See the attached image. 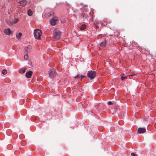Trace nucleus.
<instances>
[{"label":"nucleus","mask_w":156,"mask_h":156,"mask_svg":"<svg viewBox=\"0 0 156 156\" xmlns=\"http://www.w3.org/2000/svg\"><path fill=\"white\" fill-rule=\"evenodd\" d=\"M61 36V33L59 30H56L54 31L53 34V38L57 40H59L60 39Z\"/></svg>","instance_id":"f257e3e1"},{"label":"nucleus","mask_w":156,"mask_h":156,"mask_svg":"<svg viewBox=\"0 0 156 156\" xmlns=\"http://www.w3.org/2000/svg\"><path fill=\"white\" fill-rule=\"evenodd\" d=\"M34 34L36 39H41V37L42 34L41 31L38 29H35L34 31Z\"/></svg>","instance_id":"f03ea898"},{"label":"nucleus","mask_w":156,"mask_h":156,"mask_svg":"<svg viewBox=\"0 0 156 156\" xmlns=\"http://www.w3.org/2000/svg\"><path fill=\"white\" fill-rule=\"evenodd\" d=\"M96 76V73L95 71L91 70L89 71L87 73V76L90 79L94 78Z\"/></svg>","instance_id":"7ed1b4c3"},{"label":"nucleus","mask_w":156,"mask_h":156,"mask_svg":"<svg viewBox=\"0 0 156 156\" xmlns=\"http://www.w3.org/2000/svg\"><path fill=\"white\" fill-rule=\"evenodd\" d=\"M49 77L52 78H54L56 75V70L54 69H52L50 70L49 72Z\"/></svg>","instance_id":"20e7f679"},{"label":"nucleus","mask_w":156,"mask_h":156,"mask_svg":"<svg viewBox=\"0 0 156 156\" xmlns=\"http://www.w3.org/2000/svg\"><path fill=\"white\" fill-rule=\"evenodd\" d=\"M58 20V18L56 16L53 17L51 20L50 24L52 26L55 25L56 24V22Z\"/></svg>","instance_id":"39448f33"},{"label":"nucleus","mask_w":156,"mask_h":156,"mask_svg":"<svg viewBox=\"0 0 156 156\" xmlns=\"http://www.w3.org/2000/svg\"><path fill=\"white\" fill-rule=\"evenodd\" d=\"M146 129L145 128H139L137 131V133L139 134L143 133L146 132Z\"/></svg>","instance_id":"423d86ee"},{"label":"nucleus","mask_w":156,"mask_h":156,"mask_svg":"<svg viewBox=\"0 0 156 156\" xmlns=\"http://www.w3.org/2000/svg\"><path fill=\"white\" fill-rule=\"evenodd\" d=\"M33 72L31 71H29L27 72L25 74L27 78H30L31 77L32 74Z\"/></svg>","instance_id":"0eeeda50"},{"label":"nucleus","mask_w":156,"mask_h":156,"mask_svg":"<svg viewBox=\"0 0 156 156\" xmlns=\"http://www.w3.org/2000/svg\"><path fill=\"white\" fill-rule=\"evenodd\" d=\"M32 48V47L30 45H29L27 47H25V52L28 53L29 52Z\"/></svg>","instance_id":"6e6552de"},{"label":"nucleus","mask_w":156,"mask_h":156,"mask_svg":"<svg viewBox=\"0 0 156 156\" xmlns=\"http://www.w3.org/2000/svg\"><path fill=\"white\" fill-rule=\"evenodd\" d=\"M5 33L7 35H9L11 33V31L9 29H6L4 30Z\"/></svg>","instance_id":"1a4fd4ad"},{"label":"nucleus","mask_w":156,"mask_h":156,"mask_svg":"<svg viewBox=\"0 0 156 156\" xmlns=\"http://www.w3.org/2000/svg\"><path fill=\"white\" fill-rule=\"evenodd\" d=\"M19 3L21 6H24L26 4L27 2L26 0H23L20 1Z\"/></svg>","instance_id":"9d476101"},{"label":"nucleus","mask_w":156,"mask_h":156,"mask_svg":"<svg viewBox=\"0 0 156 156\" xmlns=\"http://www.w3.org/2000/svg\"><path fill=\"white\" fill-rule=\"evenodd\" d=\"M26 69L24 68H22L19 69V72L20 73H23L26 71Z\"/></svg>","instance_id":"9b49d317"},{"label":"nucleus","mask_w":156,"mask_h":156,"mask_svg":"<svg viewBox=\"0 0 156 156\" xmlns=\"http://www.w3.org/2000/svg\"><path fill=\"white\" fill-rule=\"evenodd\" d=\"M22 35V34L20 33H19L16 34V37L18 39H20Z\"/></svg>","instance_id":"f8f14e48"},{"label":"nucleus","mask_w":156,"mask_h":156,"mask_svg":"<svg viewBox=\"0 0 156 156\" xmlns=\"http://www.w3.org/2000/svg\"><path fill=\"white\" fill-rule=\"evenodd\" d=\"M106 44V41L105 40L102 42L100 44V45L102 47H104L105 46Z\"/></svg>","instance_id":"ddd939ff"},{"label":"nucleus","mask_w":156,"mask_h":156,"mask_svg":"<svg viewBox=\"0 0 156 156\" xmlns=\"http://www.w3.org/2000/svg\"><path fill=\"white\" fill-rule=\"evenodd\" d=\"M7 24L9 26H12L13 24V23L9 20H7L6 21Z\"/></svg>","instance_id":"4468645a"},{"label":"nucleus","mask_w":156,"mask_h":156,"mask_svg":"<svg viewBox=\"0 0 156 156\" xmlns=\"http://www.w3.org/2000/svg\"><path fill=\"white\" fill-rule=\"evenodd\" d=\"M86 26L85 24H83L81 25L80 27V29L81 30H83L86 29Z\"/></svg>","instance_id":"2eb2a0df"},{"label":"nucleus","mask_w":156,"mask_h":156,"mask_svg":"<svg viewBox=\"0 0 156 156\" xmlns=\"http://www.w3.org/2000/svg\"><path fill=\"white\" fill-rule=\"evenodd\" d=\"M28 15L29 16H31L32 15V12L30 9H29L27 12Z\"/></svg>","instance_id":"dca6fc26"},{"label":"nucleus","mask_w":156,"mask_h":156,"mask_svg":"<svg viewBox=\"0 0 156 156\" xmlns=\"http://www.w3.org/2000/svg\"><path fill=\"white\" fill-rule=\"evenodd\" d=\"M127 76L124 75V74H123V75H121V79L122 80H123L126 79L127 78Z\"/></svg>","instance_id":"f3484780"},{"label":"nucleus","mask_w":156,"mask_h":156,"mask_svg":"<svg viewBox=\"0 0 156 156\" xmlns=\"http://www.w3.org/2000/svg\"><path fill=\"white\" fill-rule=\"evenodd\" d=\"M19 21V19H15L14 21H13V23L16 24L18 23Z\"/></svg>","instance_id":"a211bd4d"},{"label":"nucleus","mask_w":156,"mask_h":156,"mask_svg":"<svg viewBox=\"0 0 156 156\" xmlns=\"http://www.w3.org/2000/svg\"><path fill=\"white\" fill-rule=\"evenodd\" d=\"M2 73L3 74H5L7 73V71L5 69H3L2 71Z\"/></svg>","instance_id":"6ab92c4d"},{"label":"nucleus","mask_w":156,"mask_h":156,"mask_svg":"<svg viewBox=\"0 0 156 156\" xmlns=\"http://www.w3.org/2000/svg\"><path fill=\"white\" fill-rule=\"evenodd\" d=\"M24 58L26 60H27L28 59V56L27 54H26L25 55H24Z\"/></svg>","instance_id":"aec40b11"},{"label":"nucleus","mask_w":156,"mask_h":156,"mask_svg":"<svg viewBox=\"0 0 156 156\" xmlns=\"http://www.w3.org/2000/svg\"><path fill=\"white\" fill-rule=\"evenodd\" d=\"M74 78H80V75L79 74H78L77 75L74 76Z\"/></svg>","instance_id":"412c9836"},{"label":"nucleus","mask_w":156,"mask_h":156,"mask_svg":"<svg viewBox=\"0 0 156 156\" xmlns=\"http://www.w3.org/2000/svg\"><path fill=\"white\" fill-rule=\"evenodd\" d=\"M80 78H81V80L83 78L87 77L86 76L83 75H80Z\"/></svg>","instance_id":"4be33fe9"},{"label":"nucleus","mask_w":156,"mask_h":156,"mask_svg":"<svg viewBox=\"0 0 156 156\" xmlns=\"http://www.w3.org/2000/svg\"><path fill=\"white\" fill-rule=\"evenodd\" d=\"M108 105H112V103L111 101H109L108 102Z\"/></svg>","instance_id":"5701e85b"},{"label":"nucleus","mask_w":156,"mask_h":156,"mask_svg":"<svg viewBox=\"0 0 156 156\" xmlns=\"http://www.w3.org/2000/svg\"><path fill=\"white\" fill-rule=\"evenodd\" d=\"M131 155L132 156H138V155L137 154H135L133 153H132Z\"/></svg>","instance_id":"b1692460"},{"label":"nucleus","mask_w":156,"mask_h":156,"mask_svg":"<svg viewBox=\"0 0 156 156\" xmlns=\"http://www.w3.org/2000/svg\"><path fill=\"white\" fill-rule=\"evenodd\" d=\"M82 16H83V17L86 18H87V15H84V16L83 14Z\"/></svg>","instance_id":"393cba45"},{"label":"nucleus","mask_w":156,"mask_h":156,"mask_svg":"<svg viewBox=\"0 0 156 156\" xmlns=\"http://www.w3.org/2000/svg\"><path fill=\"white\" fill-rule=\"evenodd\" d=\"M18 152V151H15V154H17V153Z\"/></svg>","instance_id":"a878e982"},{"label":"nucleus","mask_w":156,"mask_h":156,"mask_svg":"<svg viewBox=\"0 0 156 156\" xmlns=\"http://www.w3.org/2000/svg\"><path fill=\"white\" fill-rule=\"evenodd\" d=\"M95 27L96 28H98V27L97 26H95Z\"/></svg>","instance_id":"bb28decb"},{"label":"nucleus","mask_w":156,"mask_h":156,"mask_svg":"<svg viewBox=\"0 0 156 156\" xmlns=\"http://www.w3.org/2000/svg\"><path fill=\"white\" fill-rule=\"evenodd\" d=\"M133 75H131V76H133Z\"/></svg>","instance_id":"cd10ccee"}]
</instances>
